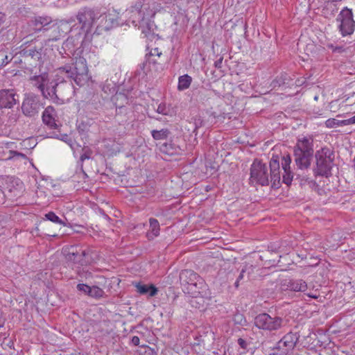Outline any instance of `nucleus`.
I'll return each mask as SVG.
<instances>
[{
	"mask_svg": "<svg viewBox=\"0 0 355 355\" xmlns=\"http://www.w3.org/2000/svg\"><path fill=\"white\" fill-rule=\"evenodd\" d=\"M88 67L85 58H76L71 64H66L58 69V72L62 76V80L57 79L55 83V90L57 102L59 101L62 103L74 96L75 88L72 80L78 86H83L88 81Z\"/></svg>",
	"mask_w": 355,
	"mask_h": 355,
	"instance_id": "obj_1",
	"label": "nucleus"
},
{
	"mask_svg": "<svg viewBox=\"0 0 355 355\" xmlns=\"http://www.w3.org/2000/svg\"><path fill=\"white\" fill-rule=\"evenodd\" d=\"M280 156L272 153L269 163L270 173L265 163L261 160L255 159L250 166V182L268 186L270 181L272 188H279L280 185Z\"/></svg>",
	"mask_w": 355,
	"mask_h": 355,
	"instance_id": "obj_2",
	"label": "nucleus"
},
{
	"mask_svg": "<svg viewBox=\"0 0 355 355\" xmlns=\"http://www.w3.org/2000/svg\"><path fill=\"white\" fill-rule=\"evenodd\" d=\"M316 167L313 169L315 176L330 177L334 160V153L328 147L316 151Z\"/></svg>",
	"mask_w": 355,
	"mask_h": 355,
	"instance_id": "obj_3",
	"label": "nucleus"
},
{
	"mask_svg": "<svg viewBox=\"0 0 355 355\" xmlns=\"http://www.w3.org/2000/svg\"><path fill=\"white\" fill-rule=\"evenodd\" d=\"M283 323L284 319L282 317L267 313H259L254 319V324L257 329L270 333L279 330Z\"/></svg>",
	"mask_w": 355,
	"mask_h": 355,
	"instance_id": "obj_4",
	"label": "nucleus"
},
{
	"mask_svg": "<svg viewBox=\"0 0 355 355\" xmlns=\"http://www.w3.org/2000/svg\"><path fill=\"white\" fill-rule=\"evenodd\" d=\"M111 14H101L97 9L84 7L79 10L76 15V19L78 22H94L101 19V21L105 22H114V19L111 17Z\"/></svg>",
	"mask_w": 355,
	"mask_h": 355,
	"instance_id": "obj_5",
	"label": "nucleus"
},
{
	"mask_svg": "<svg viewBox=\"0 0 355 355\" xmlns=\"http://www.w3.org/2000/svg\"><path fill=\"white\" fill-rule=\"evenodd\" d=\"M41 105L40 97L33 94H30L23 101L21 111L25 116L33 117L38 114Z\"/></svg>",
	"mask_w": 355,
	"mask_h": 355,
	"instance_id": "obj_6",
	"label": "nucleus"
},
{
	"mask_svg": "<svg viewBox=\"0 0 355 355\" xmlns=\"http://www.w3.org/2000/svg\"><path fill=\"white\" fill-rule=\"evenodd\" d=\"M280 161L282 169L284 170V174L282 175V182L285 184L289 186L293 180L294 175L291 171V157L289 154L284 155L282 157H280Z\"/></svg>",
	"mask_w": 355,
	"mask_h": 355,
	"instance_id": "obj_7",
	"label": "nucleus"
},
{
	"mask_svg": "<svg viewBox=\"0 0 355 355\" xmlns=\"http://www.w3.org/2000/svg\"><path fill=\"white\" fill-rule=\"evenodd\" d=\"M295 162L299 169L304 170L310 167L313 155H308L301 150H294Z\"/></svg>",
	"mask_w": 355,
	"mask_h": 355,
	"instance_id": "obj_8",
	"label": "nucleus"
},
{
	"mask_svg": "<svg viewBox=\"0 0 355 355\" xmlns=\"http://www.w3.org/2000/svg\"><path fill=\"white\" fill-rule=\"evenodd\" d=\"M298 341V337L295 334L290 332L286 334L278 343L277 348L283 349L285 347V352H288L293 349L297 342Z\"/></svg>",
	"mask_w": 355,
	"mask_h": 355,
	"instance_id": "obj_9",
	"label": "nucleus"
},
{
	"mask_svg": "<svg viewBox=\"0 0 355 355\" xmlns=\"http://www.w3.org/2000/svg\"><path fill=\"white\" fill-rule=\"evenodd\" d=\"M205 288L206 284L202 278L200 277L198 282H195L191 286L184 288V290L192 297H198L199 295H202Z\"/></svg>",
	"mask_w": 355,
	"mask_h": 355,
	"instance_id": "obj_10",
	"label": "nucleus"
},
{
	"mask_svg": "<svg viewBox=\"0 0 355 355\" xmlns=\"http://www.w3.org/2000/svg\"><path fill=\"white\" fill-rule=\"evenodd\" d=\"M56 112L53 106H48L42 114V121L50 128L56 129L58 125L55 121Z\"/></svg>",
	"mask_w": 355,
	"mask_h": 355,
	"instance_id": "obj_11",
	"label": "nucleus"
},
{
	"mask_svg": "<svg viewBox=\"0 0 355 355\" xmlns=\"http://www.w3.org/2000/svg\"><path fill=\"white\" fill-rule=\"evenodd\" d=\"M200 277L191 270H184L180 274L181 284L185 288L198 281Z\"/></svg>",
	"mask_w": 355,
	"mask_h": 355,
	"instance_id": "obj_12",
	"label": "nucleus"
},
{
	"mask_svg": "<svg viewBox=\"0 0 355 355\" xmlns=\"http://www.w3.org/2000/svg\"><path fill=\"white\" fill-rule=\"evenodd\" d=\"M19 12L21 15L25 17L24 20L28 21V22H52L51 17L48 16H36L35 14L31 12L25 8H20L19 10Z\"/></svg>",
	"mask_w": 355,
	"mask_h": 355,
	"instance_id": "obj_13",
	"label": "nucleus"
},
{
	"mask_svg": "<svg viewBox=\"0 0 355 355\" xmlns=\"http://www.w3.org/2000/svg\"><path fill=\"white\" fill-rule=\"evenodd\" d=\"M144 37L153 41L159 38V34L155 32L157 29L155 24H142L139 26Z\"/></svg>",
	"mask_w": 355,
	"mask_h": 355,
	"instance_id": "obj_14",
	"label": "nucleus"
},
{
	"mask_svg": "<svg viewBox=\"0 0 355 355\" xmlns=\"http://www.w3.org/2000/svg\"><path fill=\"white\" fill-rule=\"evenodd\" d=\"M87 253L85 250H83L81 252L72 250L67 255L69 261L74 263L80 264V266H85L89 263V260L86 259Z\"/></svg>",
	"mask_w": 355,
	"mask_h": 355,
	"instance_id": "obj_15",
	"label": "nucleus"
},
{
	"mask_svg": "<svg viewBox=\"0 0 355 355\" xmlns=\"http://www.w3.org/2000/svg\"><path fill=\"white\" fill-rule=\"evenodd\" d=\"M284 285L286 286L287 290L294 292L304 293L308 288L306 282L301 279H290Z\"/></svg>",
	"mask_w": 355,
	"mask_h": 355,
	"instance_id": "obj_16",
	"label": "nucleus"
},
{
	"mask_svg": "<svg viewBox=\"0 0 355 355\" xmlns=\"http://www.w3.org/2000/svg\"><path fill=\"white\" fill-rule=\"evenodd\" d=\"M294 150H301L303 153H306L308 155H313V139L303 137L298 139Z\"/></svg>",
	"mask_w": 355,
	"mask_h": 355,
	"instance_id": "obj_17",
	"label": "nucleus"
},
{
	"mask_svg": "<svg viewBox=\"0 0 355 355\" xmlns=\"http://www.w3.org/2000/svg\"><path fill=\"white\" fill-rule=\"evenodd\" d=\"M49 75L46 73L40 75L33 76L30 78L33 85L38 89L42 94H44V89L46 84L48 83Z\"/></svg>",
	"mask_w": 355,
	"mask_h": 355,
	"instance_id": "obj_18",
	"label": "nucleus"
},
{
	"mask_svg": "<svg viewBox=\"0 0 355 355\" xmlns=\"http://www.w3.org/2000/svg\"><path fill=\"white\" fill-rule=\"evenodd\" d=\"M294 180L297 182L301 187L307 185L310 189L313 190L318 189L319 187L315 180H311L306 175H304V173L301 174H296Z\"/></svg>",
	"mask_w": 355,
	"mask_h": 355,
	"instance_id": "obj_19",
	"label": "nucleus"
},
{
	"mask_svg": "<svg viewBox=\"0 0 355 355\" xmlns=\"http://www.w3.org/2000/svg\"><path fill=\"white\" fill-rule=\"evenodd\" d=\"M112 101L115 103L117 115L119 112L122 113L123 111H126L124 104L128 103V98L125 94L121 92L116 93L113 97Z\"/></svg>",
	"mask_w": 355,
	"mask_h": 355,
	"instance_id": "obj_20",
	"label": "nucleus"
},
{
	"mask_svg": "<svg viewBox=\"0 0 355 355\" xmlns=\"http://www.w3.org/2000/svg\"><path fill=\"white\" fill-rule=\"evenodd\" d=\"M137 291L141 295H148L149 297H153L157 295L158 290L153 284L147 285L138 283L136 284Z\"/></svg>",
	"mask_w": 355,
	"mask_h": 355,
	"instance_id": "obj_21",
	"label": "nucleus"
},
{
	"mask_svg": "<svg viewBox=\"0 0 355 355\" xmlns=\"http://www.w3.org/2000/svg\"><path fill=\"white\" fill-rule=\"evenodd\" d=\"M55 80H52L49 82L48 79V83L46 84L45 87L44 89V94H42L45 98H51L53 101L57 102L56 92L54 89H55Z\"/></svg>",
	"mask_w": 355,
	"mask_h": 355,
	"instance_id": "obj_22",
	"label": "nucleus"
},
{
	"mask_svg": "<svg viewBox=\"0 0 355 355\" xmlns=\"http://www.w3.org/2000/svg\"><path fill=\"white\" fill-rule=\"evenodd\" d=\"M149 223L150 229L147 232V237L149 240H152L159 234L160 227L158 220L155 218H150Z\"/></svg>",
	"mask_w": 355,
	"mask_h": 355,
	"instance_id": "obj_23",
	"label": "nucleus"
},
{
	"mask_svg": "<svg viewBox=\"0 0 355 355\" xmlns=\"http://www.w3.org/2000/svg\"><path fill=\"white\" fill-rule=\"evenodd\" d=\"M336 20L338 22H355L353 19L352 10L347 8L340 11Z\"/></svg>",
	"mask_w": 355,
	"mask_h": 355,
	"instance_id": "obj_24",
	"label": "nucleus"
},
{
	"mask_svg": "<svg viewBox=\"0 0 355 355\" xmlns=\"http://www.w3.org/2000/svg\"><path fill=\"white\" fill-rule=\"evenodd\" d=\"M192 78L190 76L185 74L180 76L178 78V89L179 91H183L188 89L191 83Z\"/></svg>",
	"mask_w": 355,
	"mask_h": 355,
	"instance_id": "obj_25",
	"label": "nucleus"
},
{
	"mask_svg": "<svg viewBox=\"0 0 355 355\" xmlns=\"http://www.w3.org/2000/svg\"><path fill=\"white\" fill-rule=\"evenodd\" d=\"M171 135V131L167 128H163L160 130H153L151 135L155 140L166 139Z\"/></svg>",
	"mask_w": 355,
	"mask_h": 355,
	"instance_id": "obj_26",
	"label": "nucleus"
},
{
	"mask_svg": "<svg viewBox=\"0 0 355 355\" xmlns=\"http://www.w3.org/2000/svg\"><path fill=\"white\" fill-rule=\"evenodd\" d=\"M159 150L163 153L167 155H173L177 153V148L175 145L172 144L171 142H165L162 144L159 147Z\"/></svg>",
	"mask_w": 355,
	"mask_h": 355,
	"instance_id": "obj_27",
	"label": "nucleus"
},
{
	"mask_svg": "<svg viewBox=\"0 0 355 355\" xmlns=\"http://www.w3.org/2000/svg\"><path fill=\"white\" fill-rule=\"evenodd\" d=\"M92 155V150L88 146H84L82 148V153L80 157V162L81 165V170L83 171L84 176H87L86 173L83 170V163L85 159H89L91 158Z\"/></svg>",
	"mask_w": 355,
	"mask_h": 355,
	"instance_id": "obj_28",
	"label": "nucleus"
},
{
	"mask_svg": "<svg viewBox=\"0 0 355 355\" xmlns=\"http://www.w3.org/2000/svg\"><path fill=\"white\" fill-rule=\"evenodd\" d=\"M355 28L354 24H340L339 30L343 36L351 35Z\"/></svg>",
	"mask_w": 355,
	"mask_h": 355,
	"instance_id": "obj_29",
	"label": "nucleus"
},
{
	"mask_svg": "<svg viewBox=\"0 0 355 355\" xmlns=\"http://www.w3.org/2000/svg\"><path fill=\"white\" fill-rule=\"evenodd\" d=\"M22 182L18 178H8L6 180V189L9 192H12L14 190L17 189L15 187H20Z\"/></svg>",
	"mask_w": 355,
	"mask_h": 355,
	"instance_id": "obj_30",
	"label": "nucleus"
},
{
	"mask_svg": "<svg viewBox=\"0 0 355 355\" xmlns=\"http://www.w3.org/2000/svg\"><path fill=\"white\" fill-rule=\"evenodd\" d=\"M104 294H105V292L102 288H101L98 286H94L92 287L90 286L88 295L92 297L98 299V298L103 297Z\"/></svg>",
	"mask_w": 355,
	"mask_h": 355,
	"instance_id": "obj_31",
	"label": "nucleus"
},
{
	"mask_svg": "<svg viewBox=\"0 0 355 355\" xmlns=\"http://www.w3.org/2000/svg\"><path fill=\"white\" fill-rule=\"evenodd\" d=\"M252 270H253L252 266H248V265L245 266L242 268L241 271L240 272V274L234 283V286L236 288H238L239 286L240 282L244 279V274L246 272H248V274L249 275L250 273V272H252Z\"/></svg>",
	"mask_w": 355,
	"mask_h": 355,
	"instance_id": "obj_32",
	"label": "nucleus"
},
{
	"mask_svg": "<svg viewBox=\"0 0 355 355\" xmlns=\"http://www.w3.org/2000/svg\"><path fill=\"white\" fill-rule=\"evenodd\" d=\"M46 220H49L54 223L61 224L66 225L64 221H62L53 211H49L44 215Z\"/></svg>",
	"mask_w": 355,
	"mask_h": 355,
	"instance_id": "obj_33",
	"label": "nucleus"
},
{
	"mask_svg": "<svg viewBox=\"0 0 355 355\" xmlns=\"http://www.w3.org/2000/svg\"><path fill=\"white\" fill-rule=\"evenodd\" d=\"M42 49H37L36 47H31V53L29 55V59H33L35 62H38L42 59Z\"/></svg>",
	"mask_w": 355,
	"mask_h": 355,
	"instance_id": "obj_34",
	"label": "nucleus"
},
{
	"mask_svg": "<svg viewBox=\"0 0 355 355\" xmlns=\"http://www.w3.org/2000/svg\"><path fill=\"white\" fill-rule=\"evenodd\" d=\"M11 58L8 60V56L6 51L4 49H0V69L6 65L10 61Z\"/></svg>",
	"mask_w": 355,
	"mask_h": 355,
	"instance_id": "obj_35",
	"label": "nucleus"
},
{
	"mask_svg": "<svg viewBox=\"0 0 355 355\" xmlns=\"http://www.w3.org/2000/svg\"><path fill=\"white\" fill-rule=\"evenodd\" d=\"M157 112L163 115H168L170 112L169 107L166 106V103H160L157 108Z\"/></svg>",
	"mask_w": 355,
	"mask_h": 355,
	"instance_id": "obj_36",
	"label": "nucleus"
},
{
	"mask_svg": "<svg viewBox=\"0 0 355 355\" xmlns=\"http://www.w3.org/2000/svg\"><path fill=\"white\" fill-rule=\"evenodd\" d=\"M53 137H55V138H57V139H59L66 143H67L68 144H69L71 146L72 145V139L69 137V136L67 134H60V135H58V134H55L54 136H53Z\"/></svg>",
	"mask_w": 355,
	"mask_h": 355,
	"instance_id": "obj_37",
	"label": "nucleus"
},
{
	"mask_svg": "<svg viewBox=\"0 0 355 355\" xmlns=\"http://www.w3.org/2000/svg\"><path fill=\"white\" fill-rule=\"evenodd\" d=\"M234 322L236 324H240L241 326H244L247 323L245 318L241 314L235 315Z\"/></svg>",
	"mask_w": 355,
	"mask_h": 355,
	"instance_id": "obj_38",
	"label": "nucleus"
},
{
	"mask_svg": "<svg viewBox=\"0 0 355 355\" xmlns=\"http://www.w3.org/2000/svg\"><path fill=\"white\" fill-rule=\"evenodd\" d=\"M194 125H195V129H198L202 126L205 125V122L203 119L200 116H196L194 118Z\"/></svg>",
	"mask_w": 355,
	"mask_h": 355,
	"instance_id": "obj_39",
	"label": "nucleus"
},
{
	"mask_svg": "<svg viewBox=\"0 0 355 355\" xmlns=\"http://www.w3.org/2000/svg\"><path fill=\"white\" fill-rule=\"evenodd\" d=\"M349 47H345L343 45H336V46L334 49V53L341 54L345 52H347L349 50Z\"/></svg>",
	"mask_w": 355,
	"mask_h": 355,
	"instance_id": "obj_40",
	"label": "nucleus"
},
{
	"mask_svg": "<svg viewBox=\"0 0 355 355\" xmlns=\"http://www.w3.org/2000/svg\"><path fill=\"white\" fill-rule=\"evenodd\" d=\"M89 288H90V286L87 284H78L77 285V289L79 291H83L87 295L89 293Z\"/></svg>",
	"mask_w": 355,
	"mask_h": 355,
	"instance_id": "obj_41",
	"label": "nucleus"
},
{
	"mask_svg": "<svg viewBox=\"0 0 355 355\" xmlns=\"http://www.w3.org/2000/svg\"><path fill=\"white\" fill-rule=\"evenodd\" d=\"M161 55H162V52L159 51V49L157 48H155V49H151V51L148 54H146V58H147V57L152 58L155 55H156L159 58V57H160Z\"/></svg>",
	"mask_w": 355,
	"mask_h": 355,
	"instance_id": "obj_42",
	"label": "nucleus"
},
{
	"mask_svg": "<svg viewBox=\"0 0 355 355\" xmlns=\"http://www.w3.org/2000/svg\"><path fill=\"white\" fill-rule=\"evenodd\" d=\"M146 62H148L149 64H153L156 69H158L157 65H159V63L156 59L150 57L146 58Z\"/></svg>",
	"mask_w": 355,
	"mask_h": 355,
	"instance_id": "obj_43",
	"label": "nucleus"
},
{
	"mask_svg": "<svg viewBox=\"0 0 355 355\" xmlns=\"http://www.w3.org/2000/svg\"><path fill=\"white\" fill-rule=\"evenodd\" d=\"M22 57L25 59L29 60V55L31 53V48H26L20 52Z\"/></svg>",
	"mask_w": 355,
	"mask_h": 355,
	"instance_id": "obj_44",
	"label": "nucleus"
},
{
	"mask_svg": "<svg viewBox=\"0 0 355 355\" xmlns=\"http://www.w3.org/2000/svg\"><path fill=\"white\" fill-rule=\"evenodd\" d=\"M87 128V125L83 122L80 123L78 125V131L80 134H83L85 131H86Z\"/></svg>",
	"mask_w": 355,
	"mask_h": 355,
	"instance_id": "obj_45",
	"label": "nucleus"
},
{
	"mask_svg": "<svg viewBox=\"0 0 355 355\" xmlns=\"http://www.w3.org/2000/svg\"><path fill=\"white\" fill-rule=\"evenodd\" d=\"M95 24H86V23H84L82 25L81 29L83 30V31H85L87 32V34H88L89 33V31H90V29L92 28L93 26L95 25Z\"/></svg>",
	"mask_w": 355,
	"mask_h": 355,
	"instance_id": "obj_46",
	"label": "nucleus"
},
{
	"mask_svg": "<svg viewBox=\"0 0 355 355\" xmlns=\"http://www.w3.org/2000/svg\"><path fill=\"white\" fill-rule=\"evenodd\" d=\"M237 343H238L239 345L242 349H247L248 344H247L246 341L244 339L240 338L238 339Z\"/></svg>",
	"mask_w": 355,
	"mask_h": 355,
	"instance_id": "obj_47",
	"label": "nucleus"
},
{
	"mask_svg": "<svg viewBox=\"0 0 355 355\" xmlns=\"http://www.w3.org/2000/svg\"><path fill=\"white\" fill-rule=\"evenodd\" d=\"M142 4L141 1H137L135 4L132 6V8L135 10V11L137 12H140Z\"/></svg>",
	"mask_w": 355,
	"mask_h": 355,
	"instance_id": "obj_48",
	"label": "nucleus"
},
{
	"mask_svg": "<svg viewBox=\"0 0 355 355\" xmlns=\"http://www.w3.org/2000/svg\"><path fill=\"white\" fill-rule=\"evenodd\" d=\"M342 123L344 125H349V124L355 123V116H354L348 119L343 120L342 121Z\"/></svg>",
	"mask_w": 355,
	"mask_h": 355,
	"instance_id": "obj_49",
	"label": "nucleus"
},
{
	"mask_svg": "<svg viewBox=\"0 0 355 355\" xmlns=\"http://www.w3.org/2000/svg\"><path fill=\"white\" fill-rule=\"evenodd\" d=\"M78 274L80 277H87V275H89V276L91 275V272H89L88 271H85L83 268L82 269V270H78Z\"/></svg>",
	"mask_w": 355,
	"mask_h": 355,
	"instance_id": "obj_50",
	"label": "nucleus"
},
{
	"mask_svg": "<svg viewBox=\"0 0 355 355\" xmlns=\"http://www.w3.org/2000/svg\"><path fill=\"white\" fill-rule=\"evenodd\" d=\"M325 123H326L327 127L332 128L336 124V120L334 119H328Z\"/></svg>",
	"mask_w": 355,
	"mask_h": 355,
	"instance_id": "obj_51",
	"label": "nucleus"
},
{
	"mask_svg": "<svg viewBox=\"0 0 355 355\" xmlns=\"http://www.w3.org/2000/svg\"><path fill=\"white\" fill-rule=\"evenodd\" d=\"M132 343L135 345V346H138L139 345V338L138 336H133L132 338Z\"/></svg>",
	"mask_w": 355,
	"mask_h": 355,
	"instance_id": "obj_52",
	"label": "nucleus"
},
{
	"mask_svg": "<svg viewBox=\"0 0 355 355\" xmlns=\"http://www.w3.org/2000/svg\"><path fill=\"white\" fill-rule=\"evenodd\" d=\"M223 58H219L214 62V66L216 68L220 69L222 66Z\"/></svg>",
	"mask_w": 355,
	"mask_h": 355,
	"instance_id": "obj_53",
	"label": "nucleus"
},
{
	"mask_svg": "<svg viewBox=\"0 0 355 355\" xmlns=\"http://www.w3.org/2000/svg\"><path fill=\"white\" fill-rule=\"evenodd\" d=\"M101 26L99 25L96 26V27L95 28V31L94 32L93 34H96V35H100L101 34Z\"/></svg>",
	"mask_w": 355,
	"mask_h": 355,
	"instance_id": "obj_54",
	"label": "nucleus"
},
{
	"mask_svg": "<svg viewBox=\"0 0 355 355\" xmlns=\"http://www.w3.org/2000/svg\"><path fill=\"white\" fill-rule=\"evenodd\" d=\"M248 28H249L248 24H247V23L243 24V29L245 30V35H248V33H249Z\"/></svg>",
	"mask_w": 355,
	"mask_h": 355,
	"instance_id": "obj_55",
	"label": "nucleus"
},
{
	"mask_svg": "<svg viewBox=\"0 0 355 355\" xmlns=\"http://www.w3.org/2000/svg\"><path fill=\"white\" fill-rule=\"evenodd\" d=\"M3 324H4V320L2 317V312L0 310V328L3 326Z\"/></svg>",
	"mask_w": 355,
	"mask_h": 355,
	"instance_id": "obj_56",
	"label": "nucleus"
},
{
	"mask_svg": "<svg viewBox=\"0 0 355 355\" xmlns=\"http://www.w3.org/2000/svg\"><path fill=\"white\" fill-rule=\"evenodd\" d=\"M6 20V15L5 14L0 12V22H3Z\"/></svg>",
	"mask_w": 355,
	"mask_h": 355,
	"instance_id": "obj_57",
	"label": "nucleus"
},
{
	"mask_svg": "<svg viewBox=\"0 0 355 355\" xmlns=\"http://www.w3.org/2000/svg\"><path fill=\"white\" fill-rule=\"evenodd\" d=\"M336 46H335L334 44H327V47L329 49H331L332 52L334 53V49L336 47Z\"/></svg>",
	"mask_w": 355,
	"mask_h": 355,
	"instance_id": "obj_58",
	"label": "nucleus"
},
{
	"mask_svg": "<svg viewBox=\"0 0 355 355\" xmlns=\"http://www.w3.org/2000/svg\"><path fill=\"white\" fill-rule=\"evenodd\" d=\"M307 295L309 297H311V298H313V299H317L318 297V295H315V294H311V293H308Z\"/></svg>",
	"mask_w": 355,
	"mask_h": 355,
	"instance_id": "obj_59",
	"label": "nucleus"
},
{
	"mask_svg": "<svg viewBox=\"0 0 355 355\" xmlns=\"http://www.w3.org/2000/svg\"><path fill=\"white\" fill-rule=\"evenodd\" d=\"M147 63L148 62H146V61L145 62H143L142 64H140V68L141 70H144L145 66Z\"/></svg>",
	"mask_w": 355,
	"mask_h": 355,
	"instance_id": "obj_60",
	"label": "nucleus"
},
{
	"mask_svg": "<svg viewBox=\"0 0 355 355\" xmlns=\"http://www.w3.org/2000/svg\"><path fill=\"white\" fill-rule=\"evenodd\" d=\"M12 121H17L16 115L15 116V117L12 118Z\"/></svg>",
	"mask_w": 355,
	"mask_h": 355,
	"instance_id": "obj_61",
	"label": "nucleus"
},
{
	"mask_svg": "<svg viewBox=\"0 0 355 355\" xmlns=\"http://www.w3.org/2000/svg\"><path fill=\"white\" fill-rule=\"evenodd\" d=\"M2 200H3L2 201L0 200V204H4V202H5L4 199L3 198Z\"/></svg>",
	"mask_w": 355,
	"mask_h": 355,
	"instance_id": "obj_62",
	"label": "nucleus"
},
{
	"mask_svg": "<svg viewBox=\"0 0 355 355\" xmlns=\"http://www.w3.org/2000/svg\"><path fill=\"white\" fill-rule=\"evenodd\" d=\"M19 155H21V156H24V155L22 153H18Z\"/></svg>",
	"mask_w": 355,
	"mask_h": 355,
	"instance_id": "obj_63",
	"label": "nucleus"
},
{
	"mask_svg": "<svg viewBox=\"0 0 355 355\" xmlns=\"http://www.w3.org/2000/svg\"><path fill=\"white\" fill-rule=\"evenodd\" d=\"M254 24H253V23H251V24H250V25H251L252 26H254Z\"/></svg>",
	"mask_w": 355,
	"mask_h": 355,
	"instance_id": "obj_64",
	"label": "nucleus"
}]
</instances>
